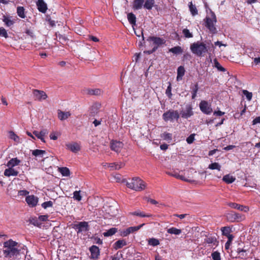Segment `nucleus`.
Masks as SVG:
<instances>
[{
    "mask_svg": "<svg viewBox=\"0 0 260 260\" xmlns=\"http://www.w3.org/2000/svg\"><path fill=\"white\" fill-rule=\"evenodd\" d=\"M185 74V69L183 66H180L177 69V80L178 81L182 79L183 76Z\"/></svg>",
    "mask_w": 260,
    "mask_h": 260,
    "instance_id": "26",
    "label": "nucleus"
},
{
    "mask_svg": "<svg viewBox=\"0 0 260 260\" xmlns=\"http://www.w3.org/2000/svg\"><path fill=\"white\" fill-rule=\"evenodd\" d=\"M26 247L10 239L4 243L3 254L6 258H14L20 253L24 254Z\"/></svg>",
    "mask_w": 260,
    "mask_h": 260,
    "instance_id": "1",
    "label": "nucleus"
},
{
    "mask_svg": "<svg viewBox=\"0 0 260 260\" xmlns=\"http://www.w3.org/2000/svg\"><path fill=\"white\" fill-rule=\"evenodd\" d=\"M199 107L201 111L204 114L209 115L212 112L211 105L206 101H202L199 104Z\"/></svg>",
    "mask_w": 260,
    "mask_h": 260,
    "instance_id": "7",
    "label": "nucleus"
},
{
    "mask_svg": "<svg viewBox=\"0 0 260 260\" xmlns=\"http://www.w3.org/2000/svg\"><path fill=\"white\" fill-rule=\"evenodd\" d=\"M108 168L110 170H119L124 166V164L121 162L107 164Z\"/></svg>",
    "mask_w": 260,
    "mask_h": 260,
    "instance_id": "21",
    "label": "nucleus"
},
{
    "mask_svg": "<svg viewBox=\"0 0 260 260\" xmlns=\"http://www.w3.org/2000/svg\"><path fill=\"white\" fill-rule=\"evenodd\" d=\"M167 232L170 234L179 235L182 233V231L180 229H178L174 227H172L167 230Z\"/></svg>",
    "mask_w": 260,
    "mask_h": 260,
    "instance_id": "33",
    "label": "nucleus"
},
{
    "mask_svg": "<svg viewBox=\"0 0 260 260\" xmlns=\"http://www.w3.org/2000/svg\"><path fill=\"white\" fill-rule=\"evenodd\" d=\"M214 66L217 69V70L221 72H224L225 69L222 67L219 62L217 61V59H214L213 60Z\"/></svg>",
    "mask_w": 260,
    "mask_h": 260,
    "instance_id": "42",
    "label": "nucleus"
},
{
    "mask_svg": "<svg viewBox=\"0 0 260 260\" xmlns=\"http://www.w3.org/2000/svg\"><path fill=\"white\" fill-rule=\"evenodd\" d=\"M258 123H260V116L256 117L252 121L253 125H255Z\"/></svg>",
    "mask_w": 260,
    "mask_h": 260,
    "instance_id": "62",
    "label": "nucleus"
},
{
    "mask_svg": "<svg viewBox=\"0 0 260 260\" xmlns=\"http://www.w3.org/2000/svg\"><path fill=\"white\" fill-rule=\"evenodd\" d=\"M226 217L227 220L231 222H234L235 221H239L242 220V215L234 211H231L226 214Z\"/></svg>",
    "mask_w": 260,
    "mask_h": 260,
    "instance_id": "8",
    "label": "nucleus"
},
{
    "mask_svg": "<svg viewBox=\"0 0 260 260\" xmlns=\"http://www.w3.org/2000/svg\"><path fill=\"white\" fill-rule=\"evenodd\" d=\"M236 178L230 174L224 176L222 178V180L228 184H230L234 182Z\"/></svg>",
    "mask_w": 260,
    "mask_h": 260,
    "instance_id": "32",
    "label": "nucleus"
},
{
    "mask_svg": "<svg viewBox=\"0 0 260 260\" xmlns=\"http://www.w3.org/2000/svg\"><path fill=\"white\" fill-rule=\"evenodd\" d=\"M73 199L77 201H80L82 200V196L80 194V190L75 191L73 193Z\"/></svg>",
    "mask_w": 260,
    "mask_h": 260,
    "instance_id": "47",
    "label": "nucleus"
},
{
    "mask_svg": "<svg viewBox=\"0 0 260 260\" xmlns=\"http://www.w3.org/2000/svg\"><path fill=\"white\" fill-rule=\"evenodd\" d=\"M127 19L129 23L132 25L134 29V26L136 24V17L133 13H129L127 14Z\"/></svg>",
    "mask_w": 260,
    "mask_h": 260,
    "instance_id": "24",
    "label": "nucleus"
},
{
    "mask_svg": "<svg viewBox=\"0 0 260 260\" xmlns=\"http://www.w3.org/2000/svg\"><path fill=\"white\" fill-rule=\"evenodd\" d=\"M254 63L255 65L260 63V57H255L253 59Z\"/></svg>",
    "mask_w": 260,
    "mask_h": 260,
    "instance_id": "64",
    "label": "nucleus"
},
{
    "mask_svg": "<svg viewBox=\"0 0 260 260\" xmlns=\"http://www.w3.org/2000/svg\"><path fill=\"white\" fill-rule=\"evenodd\" d=\"M168 148V145L167 144H163L160 145V148L162 150H166Z\"/></svg>",
    "mask_w": 260,
    "mask_h": 260,
    "instance_id": "63",
    "label": "nucleus"
},
{
    "mask_svg": "<svg viewBox=\"0 0 260 260\" xmlns=\"http://www.w3.org/2000/svg\"><path fill=\"white\" fill-rule=\"evenodd\" d=\"M194 136H195V134H191L189 137H188L186 139L187 143L189 144L192 143L194 140Z\"/></svg>",
    "mask_w": 260,
    "mask_h": 260,
    "instance_id": "54",
    "label": "nucleus"
},
{
    "mask_svg": "<svg viewBox=\"0 0 260 260\" xmlns=\"http://www.w3.org/2000/svg\"><path fill=\"white\" fill-rule=\"evenodd\" d=\"M166 94L168 96L169 98H171L172 96V93H171V87L170 85L166 89Z\"/></svg>",
    "mask_w": 260,
    "mask_h": 260,
    "instance_id": "58",
    "label": "nucleus"
},
{
    "mask_svg": "<svg viewBox=\"0 0 260 260\" xmlns=\"http://www.w3.org/2000/svg\"><path fill=\"white\" fill-rule=\"evenodd\" d=\"M227 205L232 208L236 209L245 212H248L249 210V208L248 207L240 205L236 203L229 202L227 203Z\"/></svg>",
    "mask_w": 260,
    "mask_h": 260,
    "instance_id": "14",
    "label": "nucleus"
},
{
    "mask_svg": "<svg viewBox=\"0 0 260 260\" xmlns=\"http://www.w3.org/2000/svg\"><path fill=\"white\" fill-rule=\"evenodd\" d=\"M37 6L40 12L43 13L46 12L47 9V5L43 0H38L37 3Z\"/></svg>",
    "mask_w": 260,
    "mask_h": 260,
    "instance_id": "18",
    "label": "nucleus"
},
{
    "mask_svg": "<svg viewBox=\"0 0 260 260\" xmlns=\"http://www.w3.org/2000/svg\"><path fill=\"white\" fill-rule=\"evenodd\" d=\"M9 137L11 139L13 140L15 142L17 143L19 142V137L15 134L13 132L11 131L9 132Z\"/></svg>",
    "mask_w": 260,
    "mask_h": 260,
    "instance_id": "46",
    "label": "nucleus"
},
{
    "mask_svg": "<svg viewBox=\"0 0 260 260\" xmlns=\"http://www.w3.org/2000/svg\"><path fill=\"white\" fill-rule=\"evenodd\" d=\"M148 41H152L153 44L156 45V46L154 47L152 49V50L150 51H149V53H152L154 52H155L158 46L165 44V40L159 38V37H150L148 39Z\"/></svg>",
    "mask_w": 260,
    "mask_h": 260,
    "instance_id": "6",
    "label": "nucleus"
},
{
    "mask_svg": "<svg viewBox=\"0 0 260 260\" xmlns=\"http://www.w3.org/2000/svg\"><path fill=\"white\" fill-rule=\"evenodd\" d=\"M144 3V0H134L133 8L134 10H139L142 8Z\"/></svg>",
    "mask_w": 260,
    "mask_h": 260,
    "instance_id": "27",
    "label": "nucleus"
},
{
    "mask_svg": "<svg viewBox=\"0 0 260 260\" xmlns=\"http://www.w3.org/2000/svg\"><path fill=\"white\" fill-rule=\"evenodd\" d=\"M208 47L203 42L198 41L190 45L191 52L198 56H203L208 51Z\"/></svg>",
    "mask_w": 260,
    "mask_h": 260,
    "instance_id": "3",
    "label": "nucleus"
},
{
    "mask_svg": "<svg viewBox=\"0 0 260 260\" xmlns=\"http://www.w3.org/2000/svg\"><path fill=\"white\" fill-rule=\"evenodd\" d=\"M189 11L192 16H195L198 14V10L195 5H192V2L189 3Z\"/></svg>",
    "mask_w": 260,
    "mask_h": 260,
    "instance_id": "37",
    "label": "nucleus"
},
{
    "mask_svg": "<svg viewBox=\"0 0 260 260\" xmlns=\"http://www.w3.org/2000/svg\"><path fill=\"white\" fill-rule=\"evenodd\" d=\"M130 214H131L132 215L140 216L141 217H150L152 216V214H145L144 212H142L140 210H138V211H136L133 212H131V213H130Z\"/></svg>",
    "mask_w": 260,
    "mask_h": 260,
    "instance_id": "28",
    "label": "nucleus"
},
{
    "mask_svg": "<svg viewBox=\"0 0 260 260\" xmlns=\"http://www.w3.org/2000/svg\"><path fill=\"white\" fill-rule=\"evenodd\" d=\"M208 168L211 170H217L220 171L221 166L217 162H214L209 165Z\"/></svg>",
    "mask_w": 260,
    "mask_h": 260,
    "instance_id": "43",
    "label": "nucleus"
},
{
    "mask_svg": "<svg viewBox=\"0 0 260 260\" xmlns=\"http://www.w3.org/2000/svg\"><path fill=\"white\" fill-rule=\"evenodd\" d=\"M181 117L183 118L187 119L193 115L192 107L190 105H187L185 109L180 112Z\"/></svg>",
    "mask_w": 260,
    "mask_h": 260,
    "instance_id": "9",
    "label": "nucleus"
},
{
    "mask_svg": "<svg viewBox=\"0 0 260 260\" xmlns=\"http://www.w3.org/2000/svg\"><path fill=\"white\" fill-rule=\"evenodd\" d=\"M39 199L34 195L28 196L25 198V201L29 206L34 207L38 204Z\"/></svg>",
    "mask_w": 260,
    "mask_h": 260,
    "instance_id": "13",
    "label": "nucleus"
},
{
    "mask_svg": "<svg viewBox=\"0 0 260 260\" xmlns=\"http://www.w3.org/2000/svg\"><path fill=\"white\" fill-rule=\"evenodd\" d=\"M145 225V223H142L138 226H131L125 230H123L121 232V236L123 237H126L128 236L129 234L136 232L140 230L142 227H143Z\"/></svg>",
    "mask_w": 260,
    "mask_h": 260,
    "instance_id": "12",
    "label": "nucleus"
},
{
    "mask_svg": "<svg viewBox=\"0 0 260 260\" xmlns=\"http://www.w3.org/2000/svg\"><path fill=\"white\" fill-rule=\"evenodd\" d=\"M0 36L5 37V38H8V35L7 30L3 27H0Z\"/></svg>",
    "mask_w": 260,
    "mask_h": 260,
    "instance_id": "53",
    "label": "nucleus"
},
{
    "mask_svg": "<svg viewBox=\"0 0 260 260\" xmlns=\"http://www.w3.org/2000/svg\"><path fill=\"white\" fill-rule=\"evenodd\" d=\"M3 21L7 26H11L14 24V22L9 17L3 16Z\"/></svg>",
    "mask_w": 260,
    "mask_h": 260,
    "instance_id": "39",
    "label": "nucleus"
},
{
    "mask_svg": "<svg viewBox=\"0 0 260 260\" xmlns=\"http://www.w3.org/2000/svg\"><path fill=\"white\" fill-rule=\"evenodd\" d=\"M59 171L61 174L63 176H69L70 175V170L66 167H62L59 168Z\"/></svg>",
    "mask_w": 260,
    "mask_h": 260,
    "instance_id": "45",
    "label": "nucleus"
},
{
    "mask_svg": "<svg viewBox=\"0 0 260 260\" xmlns=\"http://www.w3.org/2000/svg\"><path fill=\"white\" fill-rule=\"evenodd\" d=\"M50 138L51 140H56L57 139V136L55 132H52L50 134Z\"/></svg>",
    "mask_w": 260,
    "mask_h": 260,
    "instance_id": "61",
    "label": "nucleus"
},
{
    "mask_svg": "<svg viewBox=\"0 0 260 260\" xmlns=\"http://www.w3.org/2000/svg\"><path fill=\"white\" fill-rule=\"evenodd\" d=\"M123 146V144L120 141H113L111 142V149L117 153L120 152Z\"/></svg>",
    "mask_w": 260,
    "mask_h": 260,
    "instance_id": "15",
    "label": "nucleus"
},
{
    "mask_svg": "<svg viewBox=\"0 0 260 260\" xmlns=\"http://www.w3.org/2000/svg\"><path fill=\"white\" fill-rule=\"evenodd\" d=\"M154 0H146L144 4V7L148 10H150L153 6Z\"/></svg>",
    "mask_w": 260,
    "mask_h": 260,
    "instance_id": "36",
    "label": "nucleus"
},
{
    "mask_svg": "<svg viewBox=\"0 0 260 260\" xmlns=\"http://www.w3.org/2000/svg\"><path fill=\"white\" fill-rule=\"evenodd\" d=\"M125 183L126 186L136 191H140L144 190L146 187V183L139 177H134L130 181L126 180L123 181Z\"/></svg>",
    "mask_w": 260,
    "mask_h": 260,
    "instance_id": "2",
    "label": "nucleus"
},
{
    "mask_svg": "<svg viewBox=\"0 0 260 260\" xmlns=\"http://www.w3.org/2000/svg\"><path fill=\"white\" fill-rule=\"evenodd\" d=\"M182 33L185 38H190L193 37L192 33L190 32V31L187 28L184 29L182 31Z\"/></svg>",
    "mask_w": 260,
    "mask_h": 260,
    "instance_id": "49",
    "label": "nucleus"
},
{
    "mask_svg": "<svg viewBox=\"0 0 260 260\" xmlns=\"http://www.w3.org/2000/svg\"><path fill=\"white\" fill-rule=\"evenodd\" d=\"M49 217V216L47 215H40L39 217V219L40 221H45L48 220V218Z\"/></svg>",
    "mask_w": 260,
    "mask_h": 260,
    "instance_id": "57",
    "label": "nucleus"
},
{
    "mask_svg": "<svg viewBox=\"0 0 260 260\" xmlns=\"http://www.w3.org/2000/svg\"><path fill=\"white\" fill-rule=\"evenodd\" d=\"M161 137L165 140L171 141L172 140V134L165 132L161 135Z\"/></svg>",
    "mask_w": 260,
    "mask_h": 260,
    "instance_id": "41",
    "label": "nucleus"
},
{
    "mask_svg": "<svg viewBox=\"0 0 260 260\" xmlns=\"http://www.w3.org/2000/svg\"><path fill=\"white\" fill-rule=\"evenodd\" d=\"M126 245V242L124 240H119L117 241L114 244V248L115 249L121 248L123 246Z\"/></svg>",
    "mask_w": 260,
    "mask_h": 260,
    "instance_id": "31",
    "label": "nucleus"
},
{
    "mask_svg": "<svg viewBox=\"0 0 260 260\" xmlns=\"http://www.w3.org/2000/svg\"><path fill=\"white\" fill-rule=\"evenodd\" d=\"M74 228L77 231V233H79L88 231V224L86 221H81L75 224Z\"/></svg>",
    "mask_w": 260,
    "mask_h": 260,
    "instance_id": "10",
    "label": "nucleus"
},
{
    "mask_svg": "<svg viewBox=\"0 0 260 260\" xmlns=\"http://www.w3.org/2000/svg\"><path fill=\"white\" fill-rule=\"evenodd\" d=\"M28 191L26 190H19L18 192V195L20 196H25L28 194Z\"/></svg>",
    "mask_w": 260,
    "mask_h": 260,
    "instance_id": "59",
    "label": "nucleus"
},
{
    "mask_svg": "<svg viewBox=\"0 0 260 260\" xmlns=\"http://www.w3.org/2000/svg\"><path fill=\"white\" fill-rule=\"evenodd\" d=\"M45 153V150L40 149H36L32 151V154L35 156H42Z\"/></svg>",
    "mask_w": 260,
    "mask_h": 260,
    "instance_id": "40",
    "label": "nucleus"
},
{
    "mask_svg": "<svg viewBox=\"0 0 260 260\" xmlns=\"http://www.w3.org/2000/svg\"><path fill=\"white\" fill-rule=\"evenodd\" d=\"M221 230L222 235L226 236V237H229L230 236H233L232 235L230 234L231 229L229 226L222 227Z\"/></svg>",
    "mask_w": 260,
    "mask_h": 260,
    "instance_id": "34",
    "label": "nucleus"
},
{
    "mask_svg": "<svg viewBox=\"0 0 260 260\" xmlns=\"http://www.w3.org/2000/svg\"><path fill=\"white\" fill-rule=\"evenodd\" d=\"M18 174V172L14 169L12 167H9L4 171V175L7 177L11 176H16Z\"/></svg>",
    "mask_w": 260,
    "mask_h": 260,
    "instance_id": "22",
    "label": "nucleus"
},
{
    "mask_svg": "<svg viewBox=\"0 0 260 260\" xmlns=\"http://www.w3.org/2000/svg\"><path fill=\"white\" fill-rule=\"evenodd\" d=\"M148 244L150 245L156 246L159 244V241L158 239L152 238L149 239Z\"/></svg>",
    "mask_w": 260,
    "mask_h": 260,
    "instance_id": "44",
    "label": "nucleus"
},
{
    "mask_svg": "<svg viewBox=\"0 0 260 260\" xmlns=\"http://www.w3.org/2000/svg\"><path fill=\"white\" fill-rule=\"evenodd\" d=\"M58 118L61 121L68 119L71 115L70 112H63L60 110L57 111Z\"/></svg>",
    "mask_w": 260,
    "mask_h": 260,
    "instance_id": "20",
    "label": "nucleus"
},
{
    "mask_svg": "<svg viewBox=\"0 0 260 260\" xmlns=\"http://www.w3.org/2000/svg\"><path fill=\"white\" fill-rule=\"evenodd\" d=\"M25 33L32 39H34L35 37L32 30L30 29H26L25 31Z\"/></svg>",
    "mask_w": 260,
    "mask_h": 260,
    "instance_id": "56",
    "label": "nucleus"
},
{
    "mask_svg": "<svg viewBox=\"0 0 260 260\" xmlns=\"http://www.w3.org/2000/svg\"><path fill=\"white\" fill-rule=\"evenodd\" d=\"M243 94L246 96V99L248 101H250L252 98V93L251 92H249L247 90H242Z\"/></svg>",
    "mask_w": 260,
    "mask_h": 260,
    "instance_id": "48",
    "label": "nucleus"
},
{
    "mask_svg": "<svg viewBox=\"0 0 260 260\" xmlns=\"http://www.w3.org/2000/svg\"><path fill=\"white\" fill-rule=\"evenodd\" d=\"M52 206L53 202L51 201L45 202L42 204V207L44 209H46L48 207H52Z\"/></svg>",
    "mask_w": 260,
    "mask_h": 260,
    "instance_id": "52",
    "label": "nucleus"
},
{
    "mask_svg": "<svg viewBox=\"0 0 260 260\" xmlns=\"http://www.w3.org/2000/svg\"><path fill=\"white\" fill-rule=\"evenodd\" d=\"M67 148L71 151L76 153L80 150V147L77 143H69L66 145Z\"/></svg>",
    "mask_w": 260,
    "mask_h": 260,
    "instance_id": "19",
    "label": "nucleus"
},
{
    "mask_svg": "<svg viewBox=\"0 0 260 260\" xmlns=\"http://www.w3.org/2000/svg\"><path fill=\"white\" fill-rule=\"evenodd\" d=\"M117 232V229L112 228L103 233L105 237H109L114 235Z\"/></svg>",
    "mask_w": 260,
    "mask_h": 260,
    "instance_id": "35",
    "label": "nucleus"
},
{
    "mask_svg": "<svg viewBox=\"0 0 260 260\" xmlns=\"http://www.w3.org/2000/svg\"><path fill=\"white\" fill-rule=\"evenodd\" d=\"M211 256L213 260H221L220 253L217 251L213 252Z\"/></svg>",
    "mask_w": 260,
    "mask_h": 260,
    "instance_id": "50",
    "label": "nucleus"
},
{
    "mask_svg": "<svg viewBox=\"0 0 260 260\" xmlns=\"http://www.w3.org/2000/svg\"><path fill=\"white\" fill-rule=\"evenodd\" d=\"M228 239V241L226 242L225 244V248L226 249H229L230 248V245H231L232 242L233 240L234 236H230L229 237H227Z\"/></svg>",
    "mask_w": 260,
    "mask_h": 260,
    "instance_id": "51",
    "label": "nucleus"
},
{
    "mask_svg": "<svg viewBox=\"0 0 260 260\" xmlns=\"http://www.w3.org/2000/svg\"><path fill=\"white\" fill-rule=\"evenodd\" d=\"M20 162V160L17 158H13L11 159L7 163V166L8 167H12L18 165Z\"/></svg>",
    "mask_w": 260,
    "mask_h": 260,
    "instance_id": "29",
    "label": "nucleus"
},
{
    "mask_svg": "<svg viewBox=\"0 0 260 260\" xmlns=\"http://www.w3.org/2000/svg\"><path fill=\"white\" fill-rule=\"evenodd\" d=\"M205 26L213 34L216 32V28L215 26L216 23V17L213 12H211L210 16H207L205 19Z\"/></svg>",
    "mask_w": 260,
    "mask_h": 260,
    "instance_id": "4",
    "label": "nucleus"
},
{
    "mask_svg": "<svg viewBox=\"0 0 260 260\" xmlns=\"http://www.w3.org/2000/svg\"><path fill=\"white\" fill-rule=\"evenodd\" d=\"M89 250L91 252V258L93 259L98 258L100 255V249L98 246L93 245L90 248Z\"/></svg>",
    "mask_w": 260,
    "mask_h": 260,
    "instance_id": "17",
    "label": "nucleus"
},
{
    "mask_svg": "<svg viewBox=\"0 0 260 260\" xmlns=\"http://www.w3.org/2000/svg\"><path fill=\"white\" fill-rule=\"evenodd\" d=\"M33 94L35 99L39 101L44 100L48 97L47 94L44 91L38 89L33 90Z\"/></svg>",
    "mask_w": 260,
    "mask_h": 260,
    "instance_id": "11",
    "label": "nucleus"
},
{
    "mask_svg": "<svg viewBox=\"0 0 260 260\" xmlns=\"http://www.w3.org/2000/svg\"><path fill=\"white\" fill-rule=\"evenodd\" d=\"M169 52L174 54L178 55L183 53V49L180 46H175L169 49Z\"/></svg>",
    "mask_w": 260,
    "mask_h": 260,
    "instance_id": "30",
    "label": "nucleus"
},
{
    "mask_svg": "<svg viewBox=\"0 0 260 260\" xmlns=\"http://www.w3.org/2000/svg\"><path fill=\"white\" fill-rule=\"evenodd\" d=\"M32 133L36 137H37L38 139H40L42 142L45 143V141L44 137L48 134V132L46 129H43L40 132L37 131H34Z\"/></svg>",
    "mask_w": 260,
    "mask_h": 260,
    "instance_id": "16",
    "label": "nucleus"
},
{
    "mask_svg": "<svg viewBox=\"0 0 260 260\" xmlns=\"http://www.w3.org/2000/svg\"><path fill=\"white\" fill-rule=\"evenodd\" d=\"M180 117L177 110H169L162 114V118L166 122L177 121Z\"/></svg>",
    "mask_w": 260,
    "mask_h": 260,
    "instance_id": "5",
    "label": "nucleus"
},
{
    "mask_svg": "<svg viewBox=\"0 0 260 260\" xmlns=\"http://www.w3.org/2000/svg\"><path fill=\"white\" fill-rule=\"evenodd\" d=\"M17 13L18 15L21 18H24L25 17L24 9L23 7H18L17 8Z\"/></svg>",
    "mask_w": 260,
    "mask_h": 260,
    "instance_id": "38",
    "label": "nucleus"
},
{
    "mask_svg": "<svg viewBox=\"0 0 260 260\" xmlns=\"http://www.w3.org/2000/svg\"><path fill=\"white\" fill-rule=\"evenodd\" d=\"M84 92L89 95H100L101 93V90L99 89L87 88L84 90Z\"/></svg>",
    "mask_w": 260,
    "mask_h": 260,
    "instance_id": "25",
    "label": "nucleus"
},
{
    "mask_svg": "<svg viewBox=\"0 0 260 260\" xmlns=\"http://www.w3.org/2000/svg\"><path fill=\"white\" fill-rule=\"evenodd\" d=\"M135 34L138 37H141L142 36V38H143V40H144V36H143V30L142 29L140 30L139 31H135Z\"/></svg>",
    "mask_w": 260,
    "mask_h": 260,
    "instance_id": "60",
    "label": "nucleus"
},
{
    "mask_svg": "<svg viewBox=\"0 0 260 260\" xmlns=\"http://www.w3.org/2000/svg\"><path fill=\"white\" fill-rule=\"evenodd\" d=\"M204 241L205 242L209 244H213V245H217L218 243L216 238L212 236H207Z\"/></svg>",
    "mask_w": 260,
    "mask_h": 260,
    "instance_id": "23",
    "label": "nucleus"
},
{
    "mask_svg": "<svg viewBox=\"0 0 260 260\" xmlns=\"http://www.w3.org/2000/svg\"><path fill=\"white\" fill-rule=\"evenodd\" d=\"M190 88L191 89V92L197 93L199 90L198 84L197 83L194 85L191 86Z\"/></svg>",
    "mask_w": 260,
    "mask_h": 260,
    "instance_id": "55",
    "label": "nucleus"
}]
</instances>
